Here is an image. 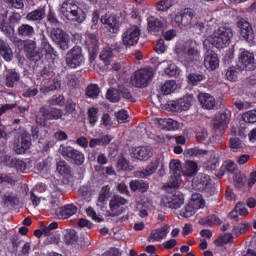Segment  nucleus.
<instances>
[{
    "instance_id": "f03ea898",
    "label": "nucleus",
    "mask_w": 256,
    "mask_h": 256,
    "mask_svg": "<svg viewBox=\"0 0 256 256\" xmlns=\"http://www.w3.org/2000/svg\"><path fill=\"white\" fill-rule=\"evenodd\" d=\"M201 58V52L197 42H186L182 47V50L178 53V59L180 63H183L186 67H189L195 61H199Z\"/></svg>"
},
{
    "instance_id": "e433bc0d",
    "label": "nucleus",
    "mask_w": 256,
    "mask_h": 256,
    "mask_svg": "<svg viewBox=\"0 0 256 256\" xmlns=\"http://www.w3.org/2000/svg\"><path fill=\"white\" fill-rule=\"evenodd\" d=\"M196 187L199 191H207L211 187V177L209 175L202 174L197 178Z\"/></svg>"
},
{
    "instance_id": "c85d7f7f",
    "label": "nucleus",
    "mask_w": 256,
    "mask_h": 256,
    "mask_svg": "<svg viewBox=\"0 0 256 256\" xmlns=\"http://www.w3.org/2000/svg\"><path fill=\"white\" fill-rule=\"evenodd\" d=\"M63 23L59 21V18L57 17V14L53 10H49L47 16H46V31H51V29H56L57 27H61Z\"/></svg>"
},
{
    "instance_id": "9b49d317",
    "label": "nucleus",
    "mask_w": 256,
    "mask_h": 256,
    "mask_svg": "<svg viewBox=\"0 0 256 256\" xmlns=\"http://www.w3.org/2000/svg\"><path fill=\"white\" fill-rule=\"evenodd\" d=\"M85 45L89 53L90 63H93V61L97 59V55H99V39L97 35L94 33H86Z\"/></svg>"
},
{
    "instance_id": "20e7f679",
    "label": "nucleus",
    "mask_w": 256,
    "mask_h": 256,
    "mask_svg": "<svg viewBox=\"0 0 256 256\" xmlns=\"http://www.w3.org/2000/svg\"><path fill=\"white\" fill-rule=\"evenodd\" d=\"M232 37L233 29L231 27L220 26L213 33V45L217 49H225L231 45Z\"/></svg>"
},
{
    "instance_id": "5fc2aeb1",
    "label": "nucleus",
    "mask_w": 256,
    "mask_h": 256,
    "mask_svg": "<svg viewBox=\"0 0 256 256\" xmlns=\"http://www.w3.org/2000/svg\"><path fill=\"white\" fill-rule=\"evenodd\" d=\"M185 153L190 157H205V155L209 153V150H204L199 147H194L186 150Z\"/></svg>"
},
{
    "instance_id": "7ed1b4c3",
    "label": "nucleus",
    "mask_w": 256,
    "mask_h": 256,
    "mask_svg": "<svg viewBox=\"0 0 256 256\" xmlns=\"http://www.w3.org/2000/svg\"><path fill=\"white\" fill-rule=\"evenodd\" d=\"M58 153H60L65 161H68V163H71L72 165L81 167V165L85 163V154L75 149L73 146L62 144L58 149Z\"/></svg>"
},
{
    "instance_id": "8fccbe9b",
    "label": "nucleus",
    "mask_w": 256,
    "mask_h": 256,
    "mask_svg": "<svg viewBox=\"0 0 256 256\" xmlns=\"http://www.w3.org/2000/svg\"><path fill=\"white\" fill-rule=\"evenodd\" d=\"M79 241V236L77 235V231L74 229L70 230L64 235V243L66 245H75Z\"/></svg>"
},
{
    "instance_id": "3c124183",
    "label": "nucleus",
    "mask_w": 256,
    "mask_h": 256,
    "mask_svg": "<svg viewBox=\"0 0 256 256\" xmlns=\"http://www.w3.org/2000/svg\"><path fill=\"white\" fill-rule=\"evenodd\" d=\"M99 93H101V89L97 84H90L86 88V96H88L89 99H97V97H99Z\"/></svg>"
},
{
    "instance_id": "39448f33",
    "label": "nucleus",
    "mask_w": 256,
    "mask_h": 256,
    "mask_svg": "<svg viewBox=\"0 0 256 256\" xmlns=\"http://www.w3.org/2000/svg\"><path fill=\"white\" fill-rule=\"evenodd\" d=\"M63 118V110L56 107L40 108V115L36 116V123L47 127V121H59Z\"/></svg>"
},
{
    "instance_id": "680f3d73",
    "label": "nucleus",
    "mask_w": 256,
    "mask_h": 256,
    "mask_svg": "<svg viewBox=\"0 0 256 256\" xmlns=\"http://www.w3.org/2000/svg\"><path fill=\"white\" fill-rule=\"evenodd\" d=\"M171 2L169 0H161L155 4L156 11H169L171 9Z\"/></svg>"
},
{
    "instance_id": "58836bf2",
    "label": "nucleus",
    "mask_w": 256,
    "mask_h": 256,
    "mask_svg": "<svg viewBox=\"0 0 256 256\" xmlns=\"http://www.w3.org/2000/svg\"><path fill=\"white\" fill-rule=\"evenodd\" d=\"M131 191H139L140 193H145L149 189V183L143 180H132L130 182Z\"/></svg>"
},
{
    "instance_id": "c756f323",
    "label": "nucleus",
    "mask_w": 256,
    "mask_h": 256,
    "mask_svg": "<svg viewBox=\"0 0 256 256\" xmlns=\"http://www.w3.org/2000/svg\"><path fill=\"white\" fill-rule=\"evenodd\" d=\"M198 101L202 105L204 109H215V97L211 96V94L208 93H200L198 95Z\"/></svg>"
},
{
    "instance_id": "13d9d810",
    "label": "nucleus",
    "mask_w": 256,
    "mask_h": 256,
    "mask_svg": "<svg viewBox=\"0 0 256 256\" xmlns=\"http://www.w3.org/2000/svg\"><path fill=\"white\" fill-rule=\"evenodd\" d=\"M178 107H179L180 113L182 111L189 110V108L191 107V98L184 97V98L178 99Z\"/></svg>"
},
{
    "instance_id": "412c9836",
    "label": "nucleus",
    "mask_w": 256,
    "mask_h": 256,
    "mask_svg": "<svg viewBox=\"0 0 256 256\" xmlns=\"http://www.w3.org/2000/svg\"><path fill=\"white\" fill-rule=\"evenodd\" d=\"M4 165L10 169H16L20 173H25L27 171V162L13 158L10 155L4 157Z\"/></svg>"
},
{
    "instance_id": "603ef678",
    "label": "nucleus",
    "mask_w": 256,
    "mask_h": 256,
    "mask_svg": "<svg viewBox=\"0 0 256 256\" xmlns=\"http://www.w3.org/2000/svg\"><path fill=\"white\" fill-rule=\"evenodd\" d=\"M241 71V67L239 65L232 66L228 68L226 72V78L228 81H237V77H239V72Z\"/></svg>"
},
{
    "instance_id": "2f4dec72",
    "label": "nucleus",
    "mask_w": 256,
    "mask_h": 256,
    "mask_svg": "<svg viewBox=\"0 0 256 256\" xmlns=\"http://www.w3.org/2000/svg\"><path fill=\"white\" fill-rule=\"evenodd\" d=\"M134 157L139 161H147L151 157V147L149 146H138L133 151Z\"/></svg>"
},
{
    "instance_id": "4d7b16f0",
    "label": "nucleus",
    "mask_w": 256,
    "mask_h": 256,
    "mask_svg": "<svg viewBox=\"0 0 256 256\" xmlns=\"http://www.w3.org/2000/svg\"><path fill=\"white\" fill-rule=\"evenodd\" d=\"M100 61H103L104 64L109 65L111 63V59L113 58V51L111 49H104L100 53Z\"/></svg>"
},
{
    "instance_id": "338daca9",
    "label": "nucleus",
    "mask_w": 256,
    "mask_h": 256,
    "mask_svg": "<svg viewBox=\"0 0 256 256\" xmlns=\"http://www.w3.org/2000/svg\"><path fill=\"white\" fill-rule=\"evenodd\" d=\"M3 183H7V185H15L16 181L13 176L5 173H0V185H3Z\"/></svg>"
},
{
    "instance_id": "bb28decb",
    "label": "nucleus",
    "mask_w": 256,
    "mask_h": 256,
    "mask_svg": "<svg viewBox=\"0 0 256 256\" xmlns=\"http://www.w3.org/2000/svg\"><path fill=\"white\" fill-rule=\"evenodd\" d=\"M45 17H47V13L45 12L44 8H38L26 15L27 21H32L36 25H41V21H43Z\"/></svg>"
},
{
    "instance_id": "423d86ee",
    "label": "nucleus",
    "mask_w": 256,
    "mask_h": 256,
    "mask_svg": "<svg viewBox=\"0 0 256 256\" xmlns=\"http://www.w3.org/2000/svg\"><path fill=\"white\" fill-rule=\"evenodd\" d=\"M153 80V70L149 68H141L137 70L131 77V83L138 89H143Z\"/></svg>"
},
{
    "instance_id": "b1692460",
    "label": "nucleus",
    "mask_w": 256,
    "mask_h": 256,
    "mask_svg": "<svg viewBox=\"0 0 256 256\" xmlns=\"http://www.w3.org/2000/svg\"><path fill=\"white\" fill-rule=\"evenodd\" d=\"M148 23V31L153 33V35H159V33H163V27H165V23L161 21V19L150 16L147 18Z\"/></svg>"
},
{
    "instance_id": "6ab92c4d",
    "label": "nucleus",
    "mask_w": 256,
    "mask_h": 256,
    "mask_svg": "<svg viewBox=\"0 0 256 256\" xmlns=\"http://www.w3.org/2000/svg\"><path fill=\"white\" fill-rule=\"evenodd\" d=\"M77 211H79L77 205L73 203L65 204L64 206L58 207L55 210V215L58 217V219H69V217L76 215Z\"/></svg>"
},
{
    "instance_id": "69168bd1",
    "label": "nucleus",
    "mask_w": 256,
    "mask_h": 256,
    "mask_svg": "<svg viewBox=\"0 0 256 256\" xmlns=\"http://www.w3.org/2000/svg\"><path fill=\"white\" fill-rule=\"evenodd\" d=\"M245 123H256V110H250L242 115Z\"/></svg>"
},
{
    "instance_id": "cd10ccee",
    "label": "nucleus",
    "mask_w": 256,
    "mask_h": 256,
    "mask_svg": "<svg viewBox=\"0 0 256 256\" xmlns=\"http://www.w3.org/2000/svg\"><path fill=\"white\" fill-rule=\"evenodd\" d=\"M19 81H21V74H19V72L13 69L6 72L5 86L8 87V89H13V87H15Z\"/></svg>"
},
{
    "instance_id": "ea45409f",
    "label": "nucleus",
    "mask_w": 256,
    "mask_h": 256,
    "mask_svg": "<svg viewBox=\"0 0 256 256\" xmlns=\"http://www.w3.org/2000/svg\"><path fill=\"white\" fill-rule=\"evenodd\" d=\"M188 83L189 85H193L194 87H197L201 83V81H205L207 79V76L203 73H189L187 75Z\"/></svg>"
},
{
    "instance_id": "ddd939ff",
    "label": "nucleus",
    "mask_w": 256,
    "mask_h": 256,
    "mask_svg": "<svg viewBox=\"0 0 256 256\" xmlns=\"http://www.w3.org/2000/svg\"><path fill=\"white\" fill-rule=\"evenodd\" d=\"M195 15H197L193 9L185 8L182 12L178 13L174 17V21L178 24V27H193V21Z\"/></svg>"
},
{
    "instance_id": "9d476101",
    "label": "nucleus",
    "mask_w": 256,
    "mask_h": 256,
    "mask_svg": "<svg viewBox=\"0 0 256 256\" xmlns=\"http://www.w3.org/2000/svg\"><path fill=\"white\" fill-rule=\"evenodd\" d=\"M47 32L50 33L51 39L60 46L62 51H67V49H69V35L65 33L61 27L52 28Z\"/></svg>"
},
{
    "instance_id": "4be33fe9",
    "label": "nucleus",
    "mask_w": 256,
    "mask_h": 256,
    "mask_svg": "<svg viewBox=\"0 0 256 256\" xmlns=\"http://www.w3.org/2000/svg\"><path fill=\"white\" fill-rule=\"evenodd\" d=\"M185 203V196L181 192H175L166 197L165 206L169 209H180Z\"/></svg>"
},
{
    "instance_id": "f8f14e48",
    "label": "nucleus",
    "mask_w": 256,
    "mask_h": 256,
    "mask_svg": "<svg viewBox=\"0 0 256 256\" xmlns=\"http://www.w3.org/2000/svg\"><path fill=\"white\" fill-rule=\"evenodd\" d=\"M230 117V112H222L215 116L213 119V129L217 135H223V133H225V129H227V125H229Z\"/></svg>"
},
{
    "instance_id": "6e6552de",
    "label": "nucleus",
    "mask_w": 256,
    "mask_h": 256,
    "mask_svg": "<svg viewBox=\"0 0 256 256\" xmlns=\"http://www.w3.org/2000/svg\"><path fill=\"white\" fill-rule=\"evenodd\" d=\"M122 43L125 47H134L139 43L141 37V28L137 25H132L122 33Z\"/></svg>"
},
{
    "instance_id": "473e14b6",
    "label": "nucleus",
    "mask_w": 256,
    "mask_h": 256,
    "mask_svg": "<svg viewBox=\"0 0 256 256\" xmlns=\"http://www.w3.org/2000/svg\"><path fill=\"white\" fill-rule=\"evenodd\" d=\"M17 35L23 39H31L35 35V28L29 24H21L17 28Z\"/></svg>"
},
{
    "instance_id": "1a4fd4ad",
    "label": "nucleus",
    "mask_w": 256,
    "mask_h": 256,
    "mask_svg": "<svg viewBox=\"0 0 256 256\" xmlns=\"http://www.w3.org/2000/svg\"><path fill=\"white\" fill-rule=\"evenodd\" d=\"M0 31L6 39H9L14 45H23L21 38L17 37L15 27L7 22L6 18H0Z\"/></svg>"
},
{
    "instance_id": "dca6fc26",
    "label": "nucleus",
    "mask_w": 256,
    "mask_h": 256,
    "mask_svg": "<svg viewBox=\"0 0 256 256\" xmlns=\"http://www.w3.org/2000/svg\"><path fill=\"white\" fill-rule=\"evenodd\" d=\"M123 205H127V199H125L123 196L114 195L109 203V217H119V215L123 213V210H121V207H123Z\"/></svg>"
},
{
    "instance_id": "79ce46f5",
    "label": "nucleus",
    "mask_w": 256,
    "mask_h": 256,
    "mask_svg": "<svg viewBox=\"0 0 256 256\" xmlns=\"http://www.w3.org/2000/svg\"><path fill=\"white\" fill-rule=\"evenodd\" d=\"M229 147L233 153H240L245 148L243 141L237 137L229 139Z\"/></svg>"
},
{
    "instance_id": "bf43d9fd",
    "label": "nucleus",
    "mask_w": 256,
    "mask_h": 256,
    "mask_svg": "<svg viewBox=\"0 0 256 256\" xmlns=\"http://www.w3.org/2000/svg\"><path fill=\"white\" fill-rule=\"evenodd\" d=\"M110 191H111V187H109V185L102 187L98 197L99 203H105L109 199Z\"/></svg>"
},
{
    "instance_id": "393cba45",
    "label": "nucleus",
    "mask_w": 256,
    "mask_h": 256,
    "mask_svg": "<svg viewBox=\"0 0 256 256\" xmlns=\"http://www.w3.org/2000/svg\"><path fill=\"white\" fill-rule=\"evenodd\" d=\"M101 23L105 25V29L109 31V33H118L119 31V19L115 16H102Z\"/></svg>"
},
{
    "instance_id": "4c0bfd02",
    "label": "nucleus",
    "mask_w": 256,
    "mask_h": 256,
    "mask_svg": "<svg viewBox=\"0 0 256 256\" xmlns=\"http://www.w3.org/2000/svg\"><path fill=\"white\" fill-rule=\"evenodd\" d=\"M159 125H162V128L167 129V131H177L180 127L179 122L171 118L160 119Z\"/></svg>"
},
{
    "instance_id": "0e129e2a",
    "label": "nucleus",
    "mask_w": 256,
    "mask_h": 256,
    "mask_svg": "<svg viewBox=\"0 0 256 256\" xmlns=\"http://www.w3.org/2000/svg\"><path fill=\"white\" fill-rule=\"evenodd\" d=\"M181 185V174H172L168 187L170 189H177Z\"/></svg>"
},
{
    "instance_id": "774afa93",
    "label": "nucleus",
    "mask_w": 256,
    "mask_h": 256,
    "mask_svg": "<svg viewBox=\"0 0 256 256\" xmlns=\"http://www.w3.org/2000/svg\"><path fill=\"white\" fill-rule=\"evenodd\" d=\"M236 213H238V215H248L249 214V210H247V204H245L244 202H238L235 206Z\"/></svg>"
},
{
    "instance_id": "f704fd0d",
    "label": "nucleus",
    "mask_w": 256,
    "mask_h": 256,
    "mask_svg": "<svg viewBox=\"0 0 256 256\" xmlns=\"http://www.w3.org/2000/svg\"><path fill=\"white\" fill-rule=\"evenodd\" d=\"M198 167L197 162L188 160L182 168V173L186 177H193V175H197Z\"/></svg>"
},
{
    "instance_id": "72a5a7b5",
    "label": "nucleus",
    "mask_w": 256,
    "mask_h": 256,
    "mask_svg": "<svg viewBox=\"0 0 256 256\" xmlns=\"http://www.w3.org/2000/svg\"><path fill=\"white\" fill-rule=\"evenodd\" d=\"M0 55L8 62L13 60V50L9 43L3 39H0Z\"/></svg>"
},
{
    "instance_id": "c9c22d12",
    "label": "nucleus",
    "mask_w": 256,
    "mask_h": 256,
    "mask_svg": "<svg viewBox=\"0 0 256 256\" xmlns=\"http://www.w3.org/2000/svg\"><path fill=\"white\" fill-rule=\"evenodd\" d=\"M40 41L41 49L45 51L46 55H50V57H57V51H55V48L51 46V43H49V40L47 39V37H45V34H41Z\"/></svg>"
},
{
    "instance_id": "864d4df0",
    "label": "nucleus",
    "mask_w": 256,
    "mask_h": 256,
    "mask_svg": "<svg viewBox=\"0 0 256 256\" xmlns=\"http://www.w3.org/2000/svg\"><path fill=\"white\" fill-rule=\"evenodd\" d=\"M106 99L110 101V103H119L121 100V96L119 95V90L115 88L108 89L106 93Z\"/></svg>"
},
{
    "instance_id": "5701e85b",
    "label": "nucleus",
    "mask_w": 256,
    "mask_h": 256,
    "mask_svg": "<svg viewBox=\"0 0 256 256\" xmlns=\"http://www.w3.org/2000/svg\"><path fill=\"white\" fill-rule=\"evenodd\" d=\"M29 149H31V134L25 132L21 135L20 143L14 145V151L17 155H23Z\"/></svg>"
},
{
    "instance_id": "c03bdc74",
    "label": "nucleus",
    "mask_w": 256,
    "mask_h": 256,
    "mask_svg": "<svg viewBox=\"0 0 256 256\" xmlns=\"http://www.w3.org/2000/svg\"><path fill=\"white\" fill-rule=\"evenodd\" d=\"M56 169L60 175H63L64 177H71V166H69L65 160L59 161Z\"/></svg>"
},
{
    "instance_id": "a878e982",
    "label": "nucleus",
    "mask_w": 256,
    "mask_h": 256,
    "mask_svg": "<svg viewBox=\"0 0 256 256\" xmlns=\"http://www.w3.org/2000/svg\"><path fill=\"white\" fill-rule=\"evenodd\" d=\"M198 223L202 225V227H219V225L223 223V220H221L217 214H210L200 218Z\"/></svg>"
},
{
    "instance_id": "f3484780",
    "label": "nucleus",
    "mask_w": 256,
    "mask_h": 256,
    "mask_svg": "<svg viewBox=\"0 0 256 256\" xmlns=\"http://www.w3.org/2000/svg\"><path fill=\"white\" fill-rule=\"evenodd\" d=\"M203 207H205V200L201 199V195H197V200H195L193 204H188L180 210V215L186 219L193 217L197 212V209H203Z\"/></svg>"
},
{
    "instance_id": "09e8293b",
    "label": "nucleus",
    "mask_w": 256,
    "mask_h": 256,
    "mask_svg": "<svg viewBox=\"0 0 256 256\" xmlns=\"http://www.w3.org/2000/svg\"><path fill=\"white\" fill-rule=\"evenodd\" d=\"M249 227H251V224H249V222H241L234 225L233 233L236 235V237H239V235L247 233V231H249Z\"/></svg>"
},
{
    "instance_id": "e2e57ef3",
    "label": "nucleus",
    "mask_w": 256,
    "mask_h": 256,
    "mask_svg": "<svg viewBox=\"0 0 256 256\" xmlns=\"http://www.w3.org/2000/svg\"><path fill=\"white\" fill-rule=\"evenodd\" d=\"M64 111L66 115H73V113H77V103L72 100H67Z\"/></svg>"
},
{
    "instance_id": "aec40b11",
    "label": "nucleus",
    "mask_w": 256,
    "mask_h": 256,
    "mask_svg": "<svg viewBox=\"0 0 256 256\" xmlns=\"http://www.w3.org/2000/svg\"><path fill=\"white\" fill-rule=\"evenodd\" d=\"M204 67L208 71H215L219 67V56L214 50H207L204 54Z\"/></svg>"
},
{
    "instance_id": "052dcab7",
    "label": "nucleus",
    "mask_w": 256,
    "mask_h": 256,
    "mask_svg": "<svg viewBox=\"0 0 256 256\" xmlns=\"http://www.w3.org/2000/svg\"><path fill=\"white\" fill-rule=\"evenodd\" d=\"M49 105L52 107L58 106V107H64L65 105V96L59 95V96H53L49 100Z\"/></svg>"
},
{
    "instance_id": "a211bd4d",
    "label": "nucleus",
    "mask_w": 256,
    "mask_h": 256,
    "mask_svg": "<svg viewBox=\"0 0 256 256\" xmlns=\"http://www.w3.org/2000/svg\"><path fill=\"white\" fill-rule=\"evenodd\" d=\"M240 69H245L246 71H253L256 67L255 55L249 51H243L239 55Z\"/></svg>"
},
{
    "instance_id": "de8ad7c7",
    "label": "nucleus",
    "mask_w": 256,
    "mask_h": 256,
    "mask_svg": "<svg viewBox=\"0 0 256 256\" xmlns=\"http://www.w3.org/2000/svg\"><path fill=\"white\" fill-rule=\"evenodd\" d=\"M88 121L91 127H95L96 123L99 121V108L91 107L87 112Z\"/></svg>"
},
{
    "instance_id": "f257e3e1",
    "label": "nucleus",
    "mask_w": 256,
    "mask_h": 256,
    "mask_svg": "<svg viewBox=\"0 0 256 256\" xmlns=\"http://www.w3.org/2000/svg\"><path fill=\"white\" fill-rule=\"evenodd\" d=\"M60 11L68 21H77V23L85 21L86 14L83 9L79 8L76 0H65Z\"/></svg>"
},
{
    "instance_id": "49530a36",
    "label": "nucleus",
    "mask_w": 256,
    "mask_h": 256,
    "mask_svg": "<svg viewBox=\"0 0 256 256\" xmlns=\"http://www.w3.org/2000/svg\"><path fill=\"white\" fill-rule=\"evenodd\" d=\"M176 89L177 82L175 80H168L161 87V91L164 95H171Z\"/></svg>"
},
{
    "instance_id": "0eeeda50",
    "label": "nucleus",
    "mask_w": 256,
    "mask_h": 256,
    "mask_svg": "<svg viewBox=\"0 0 256 256\" xmlns=\"http://www.w3.org/2000/svg\"><path fill=\"white\" fill-rule=\"evenodd\" d=\"M85 63V56H83V48L81 46H74L66 54V65L70 69H77Z\"/></svg>"
},
{
    "instance_id": "2eb2a0df",
    "label": "nucleus",
    "mask_w": 256,
    "mask_h": 256,
    "mask_svg": "<svg viewBox=\"0 0 256 256\" xmlns=\"http://www.w3.org/2000/svg\"><path fill=\"white\" fill-rule=\"evenodd\" d=\"M237 27L240 28V35L247 43H253V41H255V31H253V27L249 21L241 18L237 22Z\"/></svg>"
},
{
    "instance_id": "a18cd8bd",
    "label": "nucleus",
    "mask_w": 256,
    "mask_h": 256,
    "mask_svg": "<svg viewBox=\"0 0 256 256\" xmlns=\"http://www.w3.org/2000/svg\"><path fill=\"white\" fill-rule=\"evenodd\" d=\"M57 89H61V80L53 79L49 86H42L40 88V93L45 95L47 93H51V91H57Z\"/></svg>"
},
{
    "instance_id": "a19ab883",
    "label": "nucleus",
    "mask_w": 256,
    "mask_h": 256,
    "mask_svg": "<svg viewBox=\"0 0 256 256\" xmlns=\"http://www.w3.org/2000/svg\"><path fill=\"white\" fill-rule=\"evenodd\" d=\"M157 169H159V160L152 161L146 169L140 172V177H149L156 173Z\"/></svg>"
},
{
    "instance_id": "4468645a",
    "label": "nucleus",
    "mask_w": 256,
    "mask_h": 256,
    "mask_svg": "<svg viewBox=\"0 0 256 256\" xmlns=\"http://www.w3.org/2000/svg\"><path fill=\"white\" fill-rule=\"evenodd\" d=\"M24 51L29 61L37 63V61H41V59H43V53L39 51L37 43L33 40L24 42Z\"/></svg>"
},
{
    "instance_id": "6e6d98bb",
    "label": "nucleus",
    "mask_w": 256,
    "mask_h": 256,
    "mask_svg": "<svg viewBox=\"0 0 256 256\" xmlns=\"http://www.w3.org/2000/svg\"><path fill=\"white\" fill-rule=\"evenodd\" d=\"M170 173L172 175H182L183 167L181 166V161L179 160H172L169 164Z\"/></svg>"
},
{
    "instance_id": "7c9ffc66",
    "label": "nucleus",
    "mask_w": 256,
    "mask_h": 256,
    "mask_svg": "<svg viewBox=\"0 0 256 256\" xmlns=\"http://www.w3.org/2000/svg\"><path fill=\"white\" fill-rule=\"evenodd\" d=\"M169 235V225H164L160 228L153 230L149 236L151 241H163Z\"/></svg>"
},
{
    "instance_id": "37998d69",
    "label": "nucleus",
    "mask_w": 256,
    "mask_h": 256,
    "mask_svg": "<svg viewBox=\"0 0 256 256\" xmlns=\"http://www.w3.org/2000/svg\"><path fill=\"white\" fill-rule=\"evenodd\" d=\"M204 167L207 171H217L219 157L215 156V154L210 155L209 159L204 163Z\"/></svg>"
}]
</instances>
